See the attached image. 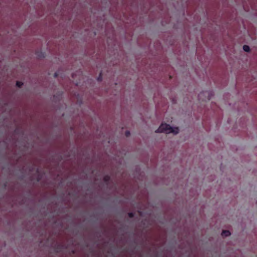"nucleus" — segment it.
Segmentation results:
<instances>
[{
  "label": "nucleus",
  "instance_id": "nucleus-1",
  "mask_svg": "<svg viewBox=\"0 0 257 257\" xmlns=\"http://www.w3.org/2000/svg\"><path fill=\"white\" fill-rule=\"evenodd\" d=\"M179 130L177 127H171L167 123H162L159 127L155 131L156 133H164L169 134L171 133L177 135L179 133Z\"/></svg>",
  "mask_w": 257,
  "mask_h": 257
},
{
  "label": "nucleus",
  "instance_id": "nucleus-2",
  "mask_svg": "<svg viewBox=\"0 0 257 257\" xmlns=\"http://www.w3.org/2000/svg\"><path fill=\"white\" fill-rule=\"evenodd\" d=\"M36 55L38 59H41L45 57V53L42 51H37L36 52Z\"/></svg>",
  "mask_w": 257,
  "mask_h": 257
},
{
  "label": "nucleus",
  "instance_id": "nucleus-3",
  "mask_svg": "<svg viewBox=\"0 0 257 257\" xmlns=\"http://www.w3.org/2000/svg\"><path fill=\"white\" fill-rule=\"evenodd\" d=\"M230 235V233L228 230H223L221 233V235L223 237L228 236Z\"/></svg>",
  "mask_w": 257,
  "mask_h": 257
},
{
  "label": "nucleus",
  "instance_id": "nucleus-4",
  "mask_svg": "<svg viewBox=\"0 0 257 257\" xmlns=\"http://www.w3.org/2000/svg\"><path fill=\"white\" fill-rule=\"evenodd\" d=\"M243 50L246 52H249L250 50V48L248 45H244L243 46Z\"/></svg>",
  "mask_w": 257,
  "mask_h": 257
},
{
  "label": "nucleus",
  "instance_id": "nucleus-5",
  "mask_svg": "<svg viewBox=\"0 0 257 257\" xmlns=\"http://www.w3.org/2000/svg\"><path fill=\"white\" fill-rule=\"evenodd\" d=\"M109 179V177L108 176H106L104 177V180L106 182Z\"/></svg>",
  "mask_w": 257,
  "mask_h": 257
},
{
  "label": "nucleus",
  "instance_id": "nucleus-6",
  "mask_svg": "<svg viewBox=\"0 0 257 257\" xmlns=\"http://www.w3.org/2000/svg\"><path fill=\"white\" fill-rule=\"evenodd\" d=\"M205 94H208V93L207 92H201L199 94V97H201L202 95H205Z\"/></svg>",
  "mask_w": 257,
  "mask_h": 257
},
{
  "label": "nucleus",
  "instance_id": "nucleus-7",
  "mask_svg": "<svg viewBox=\"0 0 257 257\" xmlns=\"http://www.w3.org/2000/svg\"><path fill=\"white\" fill-rule=\"evenodd\" d=\"M22 84H23V83H22L21 82H17V85L19 87H20Z\"/></svg>",
  "mask_w": 257,
  "mask_h": 257
},
{
  "label": "nucleus",
  "instance_id": "nucleus-8",
  "mask_svg": "<svg viewBox=\"0 0 257 257\" xmlns=\"http://www.w3.org/2000/svg\"><path fill=\"white\" fill-rule=\"evenodd\" d=\"M128 216L130 217H133L134 216V214L133 213H129Z\"/></svg>",
  "mask_w": 257,
  "mask_h": 257
},
{
  "label": "nucleus",
  "instance_id": "nucleus-9",
  "mask_svg": "<svg viewBox=\"0 0 257 257\" xmlns=\"http://www.w3.org/2000/svg\"><path fill=\"white\" fill-rule=\"evenodd\" d=\"M57 76H58V73H55V74L54 75V76L55 77H57Z\"/></svg>",
  "mask_w": 257,
  "mask_h": 257
},
{
  "label": "nucleus",
  "instance_id": "nucleus-10",
  "mask_svg": "<svg viewBox=\"0 0 257 257\" xmlns=\"http://www.w3.org/2000/svg\"><path fill=\"white\" fill-rule=\"evenodd\" d=\"M129 134H130V133H129L128 132H126V135H128Z\"/></svg>",
  "mask_w": 257,
  "mask_h": 257
}]
</instances>
